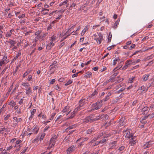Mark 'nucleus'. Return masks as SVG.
<instances>
[{
	"label": "nucleus",
	"instance_id": "obj_1",
	"mask_svg": "<svg viewBox=\"0 0 154 154\" xmlns=\"http://www.w3.org/2000/svg\"><path fill=\"white\" fill-rule=\"evenodd\" d=\"M101 119V116H97L96 118H94L93 115H91L87 117L85 119H82V122L84 124H85L88 122H91Z\"/></svg>",
	"mask_w": 154,
	"mask_h": 154
},
{
	"label": "nucleus",
	"instance_id": "obj_2",
	"mask_svg": "<svg viewBox=\"0 0 154 154\" xmlns=\"http://www.w3.org/2000/svg\"><path fill=\"white\" fill-rule=\"evenodd\" d=\"M148 88H146L144 85L139 87L137 90L138 93L140 94H143L146 92L148 90Z\"/></svg>",
	"mask_w": 154,
	"mask_h": 154
},
{
	"label": "nucleus",
	"instance_id": "obj_3",
	"mask_svg": "<svg viewBox=\"0 0 154 154\" xmlns=\"http://www.w3.org/2000/svg\"><path fill=\"white\" fill-rule=\"evenodd\" d=\"M94 39L96 40L97 42L98 45L100 44L101 43L102 41L104 40L103 34L101 33H98L97 37L94 38Z\"/></svg>",
	"mask_w": 154,
	"mask_h": 154
},
{
	"label": "nucleus",
	"instance_id": "obj_4",
	"mask_svg": "<svg viewBox=\"0 0 154 154\" xmlns=\"http://www.w3.org/2000/svg\"><path fill=\"white\" fill-rule=\"evenodd\" d=\"M39 129V126L37 125H34L33 127V128L31 129L28 128L27 129V131L29 132L31 131L32 133H33V134H37L38 132Z\"/></svg>",
	"mask_w": 154,
	"mask_h": 154
},
{
	"label": "nucleus",
	"instance_id": "obj_5",
	"mask_svg": "<svg viewBox=\"0 0 154 154\" xmlns=\"http://www.w3.org/2000/svg\"><path fill=\"white\" fill-rule=\"evenodd\" d=\"M102 101L97 102V103L93 104L92 105L93 107L94 108V109H91V111L92 110H93L94 109L97 110L99 109L102 106Z\"/></svg>",
	"mask_w": 154,
	"mask_h": 154
},
{
	"label": "nucleus",
	"instance_id": "obj_6",
	"mask_svg": "<svg viewBox=\"0 0 154 154\" xmlns=\"http://www.w3.org/2000/svg\"><path fill=\"white\" fill-rule=\"evenodd\" d=\"M56 137L55 136L52 137L50 140L49 146L47 147V149H49L52 148L55 145Z\"/></svg>",
	"mask_w": 154,
	"mask_h": 154
},
{
	"label": "nucleus",
	"instance_id": "obj_7",
	"mask_svg": "<svg viewBox=\"0 0 154 154\" xmlns=\"http://www.w3.org/2000/svg\"><path fill=\"white\" fill-rule=\"evenodd\" d=\"M125 134L124 136L125 137L128 138H132L133 137V134H131L130 131L128 130H127L125 132Z\"/></svg>",
	"mask_w": 154,
	"mask_h": 154
},
{
	"label": "nucleus",
	"instance_id": "obj_8",
	"mask_svg": "<svg viewBox=\"0 0 154 154\" xmlns=\"http://www.w3.org/2000/svg\"><path fill=\"white\" fill-rule=\"evenodd\" d=\"M75 149V146L72 145L71 146L66 150L67 154H69L74 151Z\"/></svg>",
	"mask_w": 154,
	"mask_h": 154
},
{
	"label": "nucleus",
	"instance_id": "obj_9",
	"mask_svg": "<svg viewBox=\"0 0 154 154\" xmlns=\"http://www.w3.org/2000/svg\"><path fill=\"white\" fill-rule=\"evenodd\" d=\"M25 93L28 96H29L32 93V89L31 87H29L28 88H25Z\"/></svg>",
	"mask_w": 154,
	"mask_h": 154
},
{
	"label": "nucleus",
	"instance_id": "obj_10",
	"mask_svg": "<svg viewBox=\"0 0 154 154\" xmlns=\"http://www.w3.org/2000/svg\"><path fill=\"white\" fill-rule=\"evenodd\" d=\"M7 58V56L6 55H5L2 59L0 60V66H2L3 65H4L5 63V61L6 60Z\"/></svg>",
	"mask_w": 154,
	"mask_h": 154
},
{
	"label": "nucleus",
	"instance_id": "obj_11",
	"mask_svg": "<svg viewBox=\"0 0 154 154\" xmlns=\"http://www.w3.org/2000/svg\"><path fill=\"white\" fill-rule=\"evenodd\" d=\"M85 99H81L79 101V106L82 108V109L84 108V104Z\"/></svg>",
	"mask_w": 154,
	"mask_h": 154
},
{
	"label": "nucleus",
	"instance_id": "obj_12",
	"mask_svg": "<svg viewBox=\"0 0 154 154\" xmlns=\"http://www.w3.org/2000/svg\"><path fill=\"white\" fill-rule=\"evenodd\" d=\"M21 85L26 88H28L29 87H31L29 83L27 82H23L21 84Z\"/></svg>",
	"mask_w": 154,
	"mask_h": 154
},
{
	"label": "nucleus",
	"instance_id": "obj_13",
	"mask_svg": "<svg viewBox=\"0 0 154 154\" xmlns=\"http://www.w3.org/2000/svg\"><path fill=\"white\" fill-rule=\"evenodd\" d=\"M14 32V29H12L9 31V32H8L6 33L5 35V37L7 38H9L11 36L13 32Z\"/></svg>",
	"mask_w": 154,
	"mask_h": 154
},
{
	"label": "nucleus",
	"instance_id": "obj_14",
	"mask_svg": "<svg viewBox=\"0 0 154 154\" xmlns=\"http://www.w3.org/2000/svg\"><path fill=\"white\" fill-rule=\"evenodd\" d=\"M149 110L148 107L145 106L142 109V112L143 114L145 115L148 112Z\"/></svg>",
	"mask_w": 154,
	"mask_h": 154
},
{
	"label": "nucleus",
	"instance_id": "obj_15",
	"mask_svg": "<svg viewBox=\"0 0 154 154\" xmlns=\"http://www.w3.org/2000/svg\"><path fill=\"white\" fill-rule=\"evenodd\" d=\"M54 45V43L52 42H50L48 43L46 46V48L48 49H50Z\"/></svg>",
	"mask_w": 154,
	"mask_h": 154
},
{
	"label": "nucleus",
	"instance_id": "obj_16",
	"mask_svg": "<svg viewBox=\"0 0 154 154\" xmlns=\"http://www.w3.org/2000/svg\"><path fill=\"white\" fill-rule=\"evenodd\" d=\"M149 75L148 74H145L144 75L142 78V80L143 81H146L148 79V78Z\"/></svg>",
	"mask_w": 154,
	"mask_h": 154
},
{
	"label": "nucleus",
	"instance_id": "obj_17",
	"mask_svg": "<svg viewBox=\"0 0 154 154\" xmlns=\"http://www.w3.org/2000/svg\"><path fill=\"white\" fill-rule=\"evenodd\" d=\"M70 107L69 106H65L64 108L62 110L61 112L63 113H64V112H68L69 111Z\"/></svg>",
	"mask_w": 154,
	"mask_h": 154
},
{
	"label": "nucleus",
	"instance_id": "obj_18",
	"mask_svg": "<svg viewBox=\"0 0 154 154\" xmlns=\"http://www.w3.org/2000/svg\"><path fill=\"white\" fill-rule=\"evenodd\" d=\"M120 60V59L118 57H116L114 59L112 63V65L115 66L117 63V62H119Z\"/></svg>",
	"mask_w": 154,
	"mask_h": 154
},
{
	"label": "nucleus",
	"instance_id": "obj_19",
	"mask_svg": "<svg viewBox=\"0 0 154 154\" xmlns=\"http://www.w3.org/2000/svg\"><path fill=\"white\" fill-rule=\"evenodd\" d=\"M88 26H85L82 31V32L81 33V35L83 36L86 32H87L88 30Z\"/></svg>",
	"mask_w": 154,
	"mask_h": 154
},
{
	"label": "nucleus",
	"instance_id": "obj_20",
	"mask_svg": "<svg viewBox=\"0 0 154 154\" xmlns=\"http://www.w3.org/2000/svg\"><path fill=\"white\" fill-rule=\"evenodd\" d=\"M116 141H113L110 143V149L115 148L116 146Z\"/></svg>",
	"mask_w": 154,
	"mask_h": 154
},
{
	"label": "nucleus",
	"instance_id": "obj_21",
	"mask_svg": "<svg viewBox=\"0 0 154 154\" xmlns=\"http://www.w3.org/2000/svg\"><path fill=\"white\" fill-rule=\"evenodd\" d=\"M9 43L11 44L10 48H11L13 46H14L15 44L16 43V42L14 41L9 39V41L8 42Z\"/></svg>",
	"mask_w": 154,
	"mask_h": 154
},
{
	"label": "nucleus",
	"instance_id": "obj_22",
	"mask_svg": "<svg viewBox=\"0 0 154 154\" xmlns=\"http://www.w3.org/2000/svg\"><path fill=\"white\" fill-rule=\"evenodd\" d=\"M57 39V38L56 36L54 35L50 38L49 39V40L50 42H55L56 40Z\"/></svg>",
	"mask_w": 154,
	"mask_h": 154
},
{
	"label": "nucleus",
	"instance_id": "obj_23",
	"mask_svg": "<svg viewBox=\"0 0 154 154\" xmlns=\"http://www.w3.org/2000/svg\"><path fill=\"white\" fill-rule=\"evenodd\" d=\"M123 64V62L122 61H121L120 62V63L118 64V66L115 68L113 69V71L115 70L116 69H119L120 68H121L122 67V65Z\"/></svg>",
	"mask_w": 154,
	"mask_h": 154
},
{
	"label": "nucleus",
	"instance_id": "obj_24",
	"mask_svg": "<svg viewBox=\"0 0 154 154\" xmlns=\"http://www.w3.org/2000/svg\"><path fill=\"white\" fill-rule=\"evenodd\" d=\"M8 104L13 107L15 106L16 103L13 100H12L8 102Z\"/></svg>",
	"mask_w": 154,
	"mask_h": 154
},
{
	"label": "nucleus",
	"instance_id": "obj_25",
	"mask_svg": "<svg viewBox=\"0 0 154 154\" xmlns=\"http://www.w3.org/2000/svg\"><path fill=\"white\" fill-rule=\"evenodd\" d=\"M94 129L93 128H91V129H88L86 131V133L87 134H91L92 133V132L94 131Z\"/></svg>",
	"mask_w": 154,
	"mask_h": 154
},
{
	"label": "nucleus",
	"instance_id": "obj_26",
	"mask_svg": "<svg viewBox=\"0 0 154 154\" xmlns=\"http://www.w3.org/2000/svg\"><path fill=\"white\" fill-rule=\"evenodd\" d=\"M32 134H33V133H32V132H31L30 133H29V132L27 131H25L24 132V133L23 134L22 136H23L28 135L30 136V135Z\"/></svg>",
	"mask_w": 154,
	"mask_h": 154
},
{
	"label": "nucleus",
	"instance_id": "obj_27",
	"mask_svg": "<svg viewBox=\"0 0 154 154\" xmlns=\"http://www.w3.org/2000/svg\"><path fill=\"white\" fill-rule=\"evenodd\" d=\"M125 64L128 67L129 65L132 64V61L130 60H128L125 62Z\"/></svg>",
	"mask_w": 154,
	"mask_h": 154
},
{
	"label": "nucleus",
	"instance_id": "obj_28",
	"mask_svg": "<svg viewBox=\"0 0 154 154\" xmlns=\"http://www.w3.org/2000/svg\"><path fill=\"white\" fill-rule=\"evenodd\" d=\"M43 35L42 36H41L40 35V41H43L44 40V38L47 35V34L45 32H43L42 33Z\"/></svg>",
	"mask_w": 154,
	"mask_h": 154
},
{
	"label": "nucleus",
	"instance_id": "obj_29",
	"mask_svg": "<svg viewBox=\"0 0 154 154\" xmlns=\"http://www.w3.org/2000/svg\"><path fill=\"white\" fill-rule=\"evenodd\" d=\"M135 77H131L128 80V82L130 83H132L135 80Z\"/></svg>",
	"mask_w": 154,
	"mask_h": 154
},
{
	"label": "nucleus",
	"instance_id": "obj_30",
	"mask_svg": "<svg viewBox=\"0 0 154 154\" xmlns=\"http://www.w3.org/2000/svg\"><path fill=\"white\" fill-rule=\"evenodd\" d=\"M54 12V11H53V12H51V13L49 14L48 12H47V11L46 12V11H45L43 12L42 13H41V14L43 15H45L46 14H47L49 16H51L53 14Z\"/></svg>",
	"mask_w": 154,
	"mask_h": 154
},
{
	"label": "nucleus",
	"instance_id": "obj_31",
	"mask_svg": "<svg viewBox=\"0 0 154 154\" xmlns=\"http://www.w3.org/2000/svg\"><path fill=\"white\" fill-rule=\"evenodd\" d=\"M120 21V19L119 18H118L117 21H116L114 25V28H116L117 27V26L119 24V21Z\"/></svg>",
	"mask_w": 154,
	"mask_h": 154
},
{
	"label": "nucleus",
	"instance_id": "obj_32",
	"mask_svg": "<svg viewBox=\"0 0 154 154\" xmlns=\"http://www.w3.org/2000/svg\"><path fill=\"white\" fill-rule=\"evenodd\" d=\"M14 120H15L16 122H20L22 121V119L20 118H18L16 117H14L13 118Z\"/></svg>",
	"mask_w": 154,
	"mask_h": 154
},
{
	"label": "nucleus",
	"instance_id": "obj_33",
	"mask_svg": "<svg viewBox=\"0 0 154 154\" xmlns=\"http://www.w3.org/2000/svg\"><path fill=\"white\" fill-rule=\"evenodd\" d=\"M36 109H33L32 110H30V113L31 114L30 117L32 118L33 116L35 113L36 112Z\"/></svg>",
	"mask_w": 154,
	"mask_h": 154
},
{
	"label": "nucleus",
	"instance_id": "obj_34",
	"mask_svg": "<svg viewBox=\"0 0 154 154\" xmlns=\"http://www.w3.org/2000/svg\"><path fill=\"white\" fill-rule=\"evenodd\" d=\"M92 74V73L91 72H88L86 73V74L85 76V77L86 78H89L90 77Z\"/></svg>",
	"mask_w": 154,
	"mask_h": 154
},
{
	"label": "nucleus",
	"instance_id": "obj_35",
	"mask_svg": "<svg viewBox=\"0 0 154 154\" xmlns=\"http://www.w3.org/2000/svg\"><path fill=\"white\" fill-rule=\"evenodd\" d=\"M39 140V138L38 137H37L33 140H32V142L33 143H37Z\"/></svg>",
	"mask_w": 154,
	"mask_h": 154
},
{
	"label": "nucleus",
	"instance_id": "obj_36",
	"mask_svg": "<svg viewBox=\"0 0 154 154\" xmlns=\"http://www.w3.org/2000/svg\"><path fill=\"white\" fill-rule=\"evenodd\" d=\"M11 117V115L9 114L7 115H5L4 116V120L5 121H7L8 120L9 118Z\"/></svg>",
	"mask_w": 154,
	"mask_h": 154
},
{
	"label": "nucleus",
	"instance_id": "obj_37",
	"mask_svg": "<svg viewBox=\"0 0 154 154\" xmlns=\"http://www.w3.org/2000/svg\"><path fill=\"white\" fill-rule=\"evenodd\" d=\"M125 123L123 122V119L122 118L119 122V126H123L124 125Z\"/></svg>",
	"mask_w": 154,
	"mask_h": 154
},
{
	"label": "nucleus",
	"instance_id": "obj_38",
	"mask_svg": "<svg viewBox=\"0 0 154 154\" xmlns=\"http://www.w3.org/2000/svg\"><path fill=\"white\" fill-rule=\"evenodd\" d=\"M133 138H131V140H132V141H131L130 142V143L131 144V146H133L134 144L136 143L135 140H133Z\"/></svg>",
	"mask_w": 154,
	"mask_h": 154
},
{
	"label": "nucleus",
	"instance_id": "obj_39",
	"mask_svg": "<svg viewBox=\"0 0 154 154\" xmlns=\"http://www.w3.org/2000/svg\"><path fill=\"white\" fill-rule=\"evenodd\" d=\"M82 109V108L79 106L75 109L74 110V112H76Z\"/></svg>",
	"mask_w": 154,
	"mask_h": 154
},
{
	"label": "nucleus",
	"instance_id": "obj_40",
	"mask_svg": "<svg viewBox=\"0 0 154 154\" xmlns=\"http://www.w3.org/2000/svg\"><path fill=\"white\" fill-rule=\"evenodd\" d=\"M22 142V140H17L15 142L16 145L14 146V147H17V145L21 143Z\"/></svg>",
	"mask_w": 154,
	"mask_h": 154
},
{
	"label": "nucleus",
	"instance_id": "obj_41",
	"mask_svg": "<svg viewBox=\"0 0 154 154\" xmlns=\"http://www.w3.org/2000/svg\"><path fill=\"white\" fill-rule=\"evenodd\" d=\"M112 35L111 33V32L109 33V35L108 37V42H111V40Z\"/></svg>",
	"mask_w": 154,
	"mask_h": 154
},
{
	"label": "nucleus",
	"instance_id": "obj_42",
	"mask_svg": "<svg viewBox=\"0 0 154 154\" xmlns=\"http://www.w3.org/2000/svg\"><path fill=\"white\" fill-rule=\"evenodd\" d=\"M54 88L57 90L60 91L61 90L60 87L57 84L55 85L54 87Z\"/></svg>",
	"mask_w": 154,
	"mask_h": 154
},
{
	"label": "nucleus",
	"instance_id": "obj_43",
	"mask_svg": "<svg viewBox=\"0 0 154 154\" xmlns=\"http://www.w3.org/2000/svg\"><path fill=\"white\" fill-rule=\"evenodd\" d=\"M112 94V93L111 92H109L107 94V95L105 101L109 99V97Z\"/></svg>",
	"mask_w": 154,
	"mask_h": 154
},
{
	"label": "nucleus",
	"instance_id": "obj_44",
	"mask_svg": "<svg viewBox=\"0 0 154 154\" xmlns=\"http://www.w3.org/2000/svg\"><path fill=\"white\" fill-rule=\"evenodd\" d=\"M3 26H0V36L1 38L2 37V34L3 31L2 30V29L3 28Z\"/></svg>",
	"mask_w": 154,
	"mask_h": 154
},
{
	"label": "nucleus",
	"instance_id": "obj_45",
	"mask_svg": "<svg viewBox=\"0 0 154 154\" xmlns=\"http://www.w3.org/2000/svg\"><path fill=\"white\" fill-rule=\"evenodd\" d=\"M67 34V32H66L65 33H61V32H59V33L58 35L60 37L61 36H65L66 35V34Z\"/></svg>",
	"mask_w": 154,
	"mask_h": 154
},
{
	"label": "nucleus",
	"instance_id": "obj_46",
	"mask_svg": "<svg viewBox=\"0 0 154 154\" xmlns=\"http://www.w3.org/2000/svg\"><path fill=\"white\" fill-rule=\"evenodd\" d=\"M76 127V125H72L71 126L67 128L66 129V130L72 129L74 128V127Z\"/></svg>",
	"mask_w": 154,
	"mask_h": 154
},
{
	"label": "nucleus",
	"instance_id": "obj_47",
	"mask_svg": "<svg viewBox=\"0 0 154 154\" xmlns=\"http://www.w3.org/2000/svg\"><path fill=\"white\" fill-rule=\"evenodd\" d=\"M68 1L67 0H65L64 1V2H63V5H66V7H68L69 5V4H68Z\"/></svg>",
	"mask_w": 154,
	"mask_h": 154
},
{
	"label": "nucleus",
	"instance_id": "obj_48",
	"mask_svg": "<svg viewBox=\"0 0 154 154\" xmlns=\"http://www.w3.org/2000/svg\"><path fill=\"white\" fill-rule=\"evenodd\" d=\"M72 81L71 80H69L65 84V85L66 86H67L68 85H69L72 83Z\"/></svg>",
	"mask_w": 154,
	"mask_h": 154
},
{
	"label": "nucleus",
	"instance_id": "obj_49",
	"mask_svg": "<svg viewBox=\"0 0 154 154\" xmlns=\"http://www.w3.org/2000/svg\"><path fill=\"white\" fill-rule=\"evenodd\" d=\"M97 91H95L90 96L91 98L95 96L97 94Z\"/></svg>",
	"mask_w": 154,
	"mask_h": 154
},
{
	"label": "nucleus",
	"instance_id": "obj_50",
	"mask_svg": "<svg viewBox=\"0 0 154 154\" xmlns=\"http://www.w3.org/2000/svg\"><path fill=\"white\" fill-rule=\"evenodd\" d=\"M41 33V31H38L35 32V35L37 36H40V35Z\"/></svg>",
	"mask_w": 154,
	"mask_h": 154
},
{
	"label": "nucleus",
	"instance_id": "obj_51",
	"mask_svg": "<svg viewBox=\"0 0 154 154\" xmlns=\"http://www.w3.org/2000/svg\"><path fill=\"white\" fill-rule=\"evenodd\" d=\"M76 112H74V111L72 112L71 113V116L68 118V119H72L73 118V117L75 116V113Z\"/></svg>",
	"mask_w": 154,
	"mask_h": 154
},
{
	"label": "nucleus",
	"instance_id": "obj_52",
	"mask_svg": "<svg viewBox=\"0 0 154 154\" xmlns=\"http://www.w3.org/2000/svg\"><path fill=\"white\" fill-rule=\"evenodd\" d=\"M27 149V147H24L22 150V152L20 153V154H24V153L26 151Z\"/></svg>",
	"mask_w": 154,
	"mask_h": 154
},
{
	"label": "nucleus",
	"instance_id": "obj_53",
	"mask_svg": "<svg viewBox=\"0 0 154 154\" xmlns=\"http://www.w3.org/2000/svg\"><path fill=\"white\" fill-rule=\"evenodd\" d=\"M56 114V113H54L52 114L51 116L50 119V120H53L54 117V116H55Z\"/></svg>",
	"mask_w": 154,
	"mask_h": 154
},
{
	"label": "nucleus",
	"instance_id": "obj_54",
	"mask_svg": "<svg viewBox=\"0 0 154 154\" xmlns=\"http://www.w3.org/2000/svg\"><path fill=\"white\" fill-rule=\"evenodd\" d=\"M140 59H138L137 60H136L133 62H132V65H134L136 64V63L140 62Z\"/></svg>",
	"mask_w": 154,
	"mask_h": 154
},
{
	"label": "nucleus",
	"instance_id": "obj_55",
	"mask_svg": "<svg viewBox=\"0 0 154 154\" xmlns=\"http://www.w3.org/2000/svg\"><path fill=\"white\" fill-rule=\"evenodd\" d=\"M6 128L5 127L1 128L0 130V133L3 134Z\"/></svg>",
	"mask_w": 154,
	"mask_h": 154
},
{
	"label": "nucleus",
	"instance_id": "obj_56",
	"mask_svg": "<svg viewBox=\"0 0 154 154\" xmlns=\"http://www.w3.org/2000/svg\"><path fill=\"white\" fill-rule=\"evenodd\" d=\"M45 133H43V134H42L41 135V137H40V141L41 140H43L44 137L45 136Z\"/></svg>",
	"mask_w": 154,
	"mask_h": 154
},
{
	"label": "nucleus",
	"instance_id": "obj_57",
	"mask_svg": "<svg viewBox=\"0 0 154 154\" xmlns=\"http://www.w3.org/2000/svg\"><path fill=\"white\" fill-rule=\"evenodd\" d=\"M136 46V45L135 44H133L129 48L130 50H131L133 49Z\"/></svg>",
	"mask_w": 154,
	"mask_h": 154
},
{
	"label": "nucleus",
	"instance_id": "obj_58",
	"mask_svg": "<svg viewBox=\"0 0 154 154\" xmlns=\"http://www.w3.org/2000/svg\"><path fill=\"white\" fill-rule=\"evenodd\" d=\"M125 148V147L124 146H122L119 148L118 150H119L120 151H122Z\"/></svg>",
	"mask_w": 154,
	"mask_h": 154
},
{
	"label": "nucleus",
	"instance_id": "obj_59",
	"mask_svg": "<svg viewBox=\"0 0 154 154\" xmlns=\"http://www.w3.org/2000/svg\"><path fill=\"white\" fill-rule=\"evenodd\" d=\"M24 98V97H23V98H21L20 99L19 102L18 103L20 104V105H21L23 103V101L24 100L23 98Z\"/></svg>",
	"mask_w": 154,
	"mask_h": 154
},
{
	"label": "nucleus",
	"instance_id": "obj_60",
	"mask_svg": "<svg viewBox=\"0 0 154 154\" xmlns=\"http://www.w3.org/2000/svg\"><path fill=\"white\" fill-rule=\"evenodd\" d=\"M55 82V80L54 79H53L51 80L50 81L49 83L51 84H54Z\"/></svg>",
	"mask_w": 154,
	"mask_h": 154
},
{
	"label": "nucleus",
	"instance_id": "obj_61",
	"mask_svg": "<svg viewBox=\"0 0 154 154\" xmlns=\"http://www.w3.org/2000/svg\"><path fill=\"white\" fill-rule=\"evenodd\" d=\"M50 128V127L48 126H46L44 129V132H45L48 129Z\"/></svg>",
	"mask_w": 154,
	"mask_h": 154
},
{
	"label": "nucleus",
	"instance_id": "obj_62",
	"mask_svg": "<svg viewBox=\"0 0 154 154\" xmlns=\"http://www.w3.org/2000/svg\"><path fill=\"white\" fill-rule=\"evenodd\" d=\"M32 79V76L31 75H29L27 79V80L28 81H30Z\"/></svg>",
	"mask_w": 154,
	"mask_h": 154
},
{
	"label": "nucleus",
	"instance_id": "obj_63",
	"mask_svg": "<svg viewBox=\"0 0 154 154\" xmlns=\"http://www.w3.org/2000/svg\"><path fill=\"white\" fill-rule=\"evenodd\" d=\"M53 26L51 24H50L48 27L47 30H48L52 29Z\"/></svg>",
	"mask_w": 154,
	"mask_h": 154
},
{
	"label": "nucleus",
	"instance_id": "obj_64",
	"mask_svg": "<svg viewBox=\"0 0 154 154\" xmlns=\"http://www.w3.org/2000/svg\"><path fill=\"white\" fill-rule=\"evenodd\" d=\"M25 17V15L24 14H22L18 16V17L19 18H22L24 17Z\"/></svg>",
	"mask_w": 154,
	"mask_h": 154
}]
</instances>
